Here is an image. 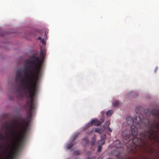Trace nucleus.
<instances>
[{
    "label": "nucleus",
    "instance_id": "20e7f679",
    "mask_svg": "<svg viewBox=\"0 0 159 159\" xmlns=\"http://www.w3.org/2000/svg\"><path fill=\"white\" fill-rule=\"evenodd\" d=\"M120 102V101L118 100H116L113 102L112 104L113 106L116 107L119 105Z\"/></svg>",
    "mask_w": 159,
    "mask_h": 159
},
{
    "label": "nucleus",
    "instance_id": "39448f33",
    "mask_svg": "<svg viewBox=\"0 0 159 159\" xmlns=\"http://www.w3.org/2000/svg\"><path fill=\"white\" fill-rule=\"evenodd\" d=\"M41 43L43 44H45L46 43V41L44 39H42L41 40Z\"/></svg>",
    "mask_w": 159,
    "mask_h": 159
},
{
    "label": "nucleus",
    "instance_id": "f03ea898",
    "mask_svg": "<svg viewBox=\"0 0 159 159\" xmlns=\"http://www.w3.org/2000/svg\"><path fill=\"white\" fill-rule=\"evenodd\" d=\"M40 54L41 56H42L43 58H44L45 55V51L44 50H41ZM43 58L41 60H39V57H35V60L36 61V62H35V60H32L29 59L26 60L25 61L26 63L29 64L30 65L26 67L24 70H25V71H27L28 69H30L33 71H34L35 70L34 68L35 65L39 61L40 63L39 69L41 73V75L42 71L41 67L43 62Z\"/></svg>",
    "mask_w": 159,
    "mask_h": 159
},
{
    "label": "nucleus",
    "instance_id": "6e6552de",
    "mask_svg": "<svg viewBox=\"0 0 159 159\" xmlns=\"http://www.w3.org/2000/svg\"><path fill=\"white\" fill-rule=\"evenodd\" d=\"M37 35V34H34V35Z\"/></svg>",
    "mask_w": 159,
    "mask_h": 159
},
{
    "label": "nucleus",
    "instance_id": "423d86ee",
    "mask_svg": "<svg viewBox=\"0 0 159 159\" xmlns=\"http://www.w3.org/2000/svg\"><path fill=\"white\" fill-rule=\"evenodd\" d=\"M38 39L39 40H41L42 39H41V37H38Z\"/></svg>",
    "mask_w": 159,
    "mask_h": 159
},
{
    "label": "nucleus",
    "instance_id": "0eeeda50",
    "mask_svg": "<svg viewBox=\"0 0 159 159\" xmlns=\"http://www.w3.org/2000/svg\"><path fill=\"white\" fill-rule=\"evenodd\" d=\"M158 69V68L157 67H156L155 70V72H156L157 71V70Z\"/></svg>",
    "mask_w": 159,
    "mask_h": 159
},
{
    "label": "nucleus",
    "instance_id": "7ed1b4c3",
    "mask_svg": "<svg viewBox=\"0 0 159 159\" xmlns=\"http://www.w3.org/2000/svg\"><path fill=\"white\" fill-rule=\"evenodd\" d=\"M17 96L18 97L21 98L23 97V94L22 92L20 90L18 89L17 91Z\"/></svg>",
    "mask_w": 159,
    "mask_h": 159
},
{
    "label": "nucleus",
    "instance_id": "f257e3e1",
    "mask_svg": "<svg viewBox=\"0 0 159 159\" xmlns=\"http://www.w3.org/2000/svg\"><path fill=\"white\" fill-rule=\"evenodd\" d=\"M40 66V62L39 61L35 66L34 71L30 69L27 71L23 70V74L20 70H18L16 75L15 80L18 83L19 87L30 98V101L26 102L29 109L36 108L34 99L38 91V81L41 77Z\"/></svg>",
    "mask_w": 159,
    "mask_h": 159
}]
</instances>
